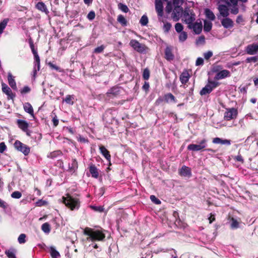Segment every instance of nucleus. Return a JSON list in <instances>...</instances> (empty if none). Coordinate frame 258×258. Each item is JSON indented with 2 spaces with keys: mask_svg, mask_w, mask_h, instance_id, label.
<instances>
[{
  "mask_svg": "<svg viewBox=\"0 0 258 258\" xmlns=\"http://www.w3.org/2000/svg\"><path fill=\"white\" fill-rule=\"evenodd\" d=\"M62 202L71 210H78L80 207L79 199L69 194H67L66 197H62Z\"/></svg>",
  "mask_w": 258,
  "mask_h": 258,
  "instance_id": "nucleus-1",
  "label": "nucleus"
},
{
  "mask_svg": "<svg viewBox=\"0 0 258 258\" xmlns=\"http://www.w3.org/2000/svg\"><path fill=\"white\" fill-rule=\"evenodd\" d=\"M84 234L89 236V238L92 241H101L103 240L105 235L100 230H93L90 228L87 227L84 230Z\"/></svg>",
  "mask_w": 258,
  "mask_h": 258,
  "instance_id": "nucleus-2",
  "label": "nucleus"
},
{
  "mask_svg": "<svg viewBox=\"0 0 258 258\" xmlns=\"http://www.w3.org/2000/svg\"><path fill=\"white\" fill-rule=\"evenodd\" d=\"M183 17L185 23L188 25L192 24L196 20V15L193 10L188 8L184 9Z\"/></svg>",
  "mask_w": 258,
  "mask_h": 258,
  "instance_id": "nucleus-3",
  "label": "nucleus"
},
{
  "mask_svg": "<svg viewBox=\"0 0 258 258\" xmlns=\"http://www.w3.org/2000/svg\"><path fill=\"white\" fill-rule=\"evenodd\" d=\"M208 141L206 139L202 140L198 144H191L188 145L187 148L189 151H200L204 150L207 146Z\"/></svg>",
  "mask_w": 258,
  "mask_h": 258,
  "instance_id": "nucleus-4",
  "label": "nucleus"
},
{
  "mask_svg": "<svg viewBox=\"0 0 258 258\" xmlns=\"http://www.w3.org/2000/svg\"><path fill=\"white\" fill-rule=\"evenodd\" d=\"M238 115V110L234 107L226 108L224 119L226 121L235 119Z\"/></svg>",
  "mask_w": 258,
  "mask_h": 258,
  "instance_id": "nucleus-5",
  "label": "nucleus"
},
{
  "mask_svg": "<svg viewBox=\"0 0 258 258\" xmlns=\"http://www.w3.org/2000/svg\"><path fill=\"white\" fill-rule=\"evenodd\" d=\"M130 45L134 48V49L140 53H145L147 48L146 45L144 44L140 43L136 39H132L130 42Z\"/></svg>",
  "mask_w": 258,
  "mask_h": 258,
  "instance_id": "nucleus-6",
  "label": "nucleus"
},
{
  "mask_svg": "<svg viewBox=\"0 0 258 258\" xmlns=\"http://www.w3.org/2000/svg\"><path fill=\"white\" fill-rule=\"evenodd\" d=\"M14 146L17 150L22 152L25 156H27L30 153V148L19 140H16L15 142Z\"/></svg>",
  "mask_w": 258,
  "mask_h": 258,
  "instance_id": "nucleus-7",
  "label": "nucleus"
},
{
  "mask_svg": "<svg viewBox=\"0 0 258 258\" xmlns=\"http://www.w3.org/2000/svg\"><path fill=\"white\" fill-rule=\"evenodd\" d=\"M155 9L157 13L158 20L161 22H164L163 6L161 0H155Z\"/></svg>",
  "mask_w": 258,
  "mask_h": 258,
  "instance_id": "nucleus-8",
  "label": "nucleus"
},
{
  "mask_svg": "<svg viewBox=\"0 0 258 258\" xmlns=\"http://www.w3.org/2000/svg\"><path fill=\"white\" fill-rule=\"evenodd\" d=\"M245 52L249 55H254L258 52V42L252 43L246 46Z\"/></svg>",
  "mask_w": 258,
  "mask_h": 258,
  "instance_id": "nucleus-9",
  "label": "nucleus"
},
{
  "mask_svg": "<svg viewBox=\"0 0 258 258\" xmlns=\"http://www.w3.org/2000/svg\"><path fill=\"white\" fill-rule=\"evenodd\" d=\"M188 28L192 29L195 34H199L202 32L203 26L201 21L200 22H196L188 25Z\"/></svg>",
  "mask_w": 258,
  "mask_h": 258,
  "instance_id": "nucleus-10",
  "label": "nucleus"
},
{
  "mask_svg": "<svg viewBox=\"0 0 258 258\" xmlns=\"http://www.w3.org/2000/svg\"><path fill=\"white\" fill-rule=\"evenodd\" d=\"M2 86L3 92L8 96L9 99H13L15 97V94L13 93L10 88L7 84L2 83Z\"/></svg>",
  "mask_w": 258,
  "mask_h": 258,
  "instance_id": "nucleus-11",
  "label": "nucleus"
},
{
  "mask_svg": "<svg viewBox=\"0 0 258 258\" xmlns=\"http://www.w3.org/2000/svg\"><path fill=\"white\" fill-rule=\"evenodd\" d=\"M230 72L227 70H222L219 73L217 74L214 77L216 80H219L225 79L230 76Z\"/></svg>",
  "mask_w": 258,
  "mask_h": 258,
  "instance_id": "nucleus-12",
  "label": "nucleus"
},
{
  "mask_svg": "<svg viewBox=\"0 0 258 258\" xmlns=\"http://www.w3.org/2000/svg\"><path fill=\"white\" fill-rule=\"evenodd\" d=\"M179 174L184 177H190L191 176V169L189 167L183 165L179 170Z\"/></svg>",
  "mask_w": 258,
  "mask_h": 258,
  "instance_id": "nucleus-13",
  "label": "nucleus"
},
{
  "mask_svg": "<svg viewBox=\"0 0 258 258\" xmlns=\"http://www.w3.org/2000/svg\"><path fill=\"white\" fill-rule=\"evenodd\" d=\"M120 88L116 86H114L109 89L107 92V96L109 97L116 96L120 93Z\"/></svg>",
  "mask_w": 258,
  "mask_h": 258,
  "instance_id": "nucleus-14",
  "label": "nucleus"
},
{
  "mask_svg": "<svg viewBox=\"0 0 258 258\" xmlns=\"http://www.w3.org/2000/svg\"><path fill=\"white\" fill-rule=\"evenodd\" d=\"M17 124L19 128H20L23 132H27L29 127V123L26 120L22 119H17Z\"/></svg>",
  "mask_w": 258,
  "mask_h": 258,
  "instance_id": "nucleus-15",
  "label": "nucleus"
},
{
  "mask_svg": "<svg viewBox=\"0 0 258 258\" xmlns=\"http://www.w3.org/2000/svg\"><path fill=\"white\" fill-rule=\"evenodd\" d=\"M213 143L214 144H220L222 145H230L231 144V141L227 139H223L218 137L215 138L213 139Z\"/></svg>",
  "mask_w": 258,
  "mask_h": 258,
  "instance_id": "nucleus-16",
  "label": "nucleus"
},
{
  "mask_svg": "<svg viewBox=\"0 0 258 258\" xmlns=\"http://www.w3.org/2000/svg\"><path fill=\"white\" fill-rule=\"evenodd\" d=\"M8 80L9 85L11 87L15 90H17L16 83L14 79V77L12 76L11 72H9L8 74Z\"/></svg>",
  "mask_w": 258,
  "mask_h": 258,
  "instance_id": "nucleus-17",
  "label": "nucleus"
},
{
  "mask_svg": "<svg viewBox=\"0 0 258 258\" xmlns=\"http://www.w3.org/2000/svg\"><path fill=\"white\" fill-rule=\"evenodd\" d=\"M218 10L221 16L223 17H227L229 15V9L225 5H220Z\"/></svg>",
  "mask_w": 258,
  "mask_h": 258,
  "instance_id": "nucleus-18",
  "label": "nucleus"
},
{
  "mask_svg": "<svg viewBox=\"0 0 258 258\" xmlns=\"http://www.w3.org/2000/svg\"><path fill=\"white\" fill-rule=\"evenodd\" d=\"M23 108L26 112L29 113L32 117H34L33 108L30 103H25L23 104Z\"/></svg>",
  "mask_w": 258,
  "mask_h": 258,
  "instance_id": "nucleus-19",
  "label": "nucleus"
},
{
  "mask_svg": "<svg viewBox=\"0 0 258 258\" xmlns=\"http://www.w3.org/2000/svg\"><path fill=\"white\" fill-rule=\"evenodd\" d=\"M40 69V60L39 56H36L34 57V66L33 68V76H35L37 72L39 71Z\"/></svg>",
  "mask_w": 258,
  "mask_h": 258,
  "instance_id": "nucleus-20",
  "label": "nucleus"
},
{
  "mask_svg": "<svg viewBox=\"0 0 258 258\" xmlns=\"http://www.w3.org/2000/svg\"><path fill=\"white\" fill-rule=\"evenodd\" d=\"M89 171L92 177L97 178L99 176L98 170L94 164H91L90 165Z\"/></svg>",
  "mask_w": 258,
  "mask_h": 258,
  "instance_id": "nucleus-21",
  "label": "nucleus"
},
{
  "mask_svg": "<svg viewBox=\"0 0 258 258\" xmlns=\"http://www.w3.org/2000/svg\"><path fill=\"white\" fill-rule=\"evenodd\" d=\"M36 8L42 12L44 13L46 15H48L49 13L46 6L42 2H38L36 5Z\"/></svg>",
  "mask_w": 258,
  "mask_h": 258,
  "instance_id": "nucleus-22",
  "label": "nucleus"
},
{
  "mask_svg": "<svg viewBox=\"0 0 258 258\" xmlns=\"http://www.w3.org/2000/svg\"><path fill=\"white\" fill-rule=\"evenodd\" d=\"M165 58L168 61H171L174 59V56L173 54L172 53V49H171V47L167 46L165 48Z\"/></svg>",
  "mask_w": 258,
  "mask_h": 258,
  "instance_id": "nucleus-23",
  "label": "nucleus"
},
{
  "mask_svg": "<svg viewBox=\"0 0 258 258\" xmlns=\"http://www.w3.org/2000/svg\"><path fill=\"white\" fill-rule=\"evenodd\" d=\"M225 19H223L221 21V24L222 26L225 28H231L233 26V22L232 20L228 18L225 17Z\"/></svg>",
  "mask_w": 258,
  "mask_h": 258,
  "instance_id": "nucleus-24",
  "label": "nucleus"
},
{
  "mask_svg": "<svg viewBox=\"0 0 258 258\" xmlns=\"http://www.w3.org/2000/svg\"><path fill=\"white\" fill-rule=\"evenodd\" d=\"M99 150L101 153L106 159V160L108 161H110L111 156L109 154V152L106 149V148L103 146H100Z\"/></svg>",
  "mask_w": 258,
  "mask_h": 258,
  "instance_id": "nucleus-25",
  "label": "nucleus"
},
{
  "mask_svg": "<svg viewBox=\"0 0 258 258\" xmlns=\"http://www.w3.org/2000/svg\"><path fill=\"white\" fill-rule=\"evenodd\" d=\"M164 101L166 103L169 102H177V100L176 99L174 96L171 93H168L164 95Z\"/></svg>",
  "mask_w": 258,
  "mask_h": 258,
  "instance_id": "nucleus-26",
  "label": "nucleus"
},
{
  "mask_svg": "<svg viewBox=\"0 0 258 258\" xmlns=\"http://www.w3.org/2000/svg\"><path fill=\"white\" fill-rule=\"evenodd\" d=\"M189 75L187 71L183 72L180 76V81L182 84H185L189 80Z\"/></svg>",
  "mask_w": 258,
  "mask_h": 258,
  "instance_id": "nucleus-27",
  "label": "nucleus"
},
{
  "mask_svg": "<svg viewBox=\"0 0 258 258\" xmlns=\"http://www.w3.org/2000/svg\"><path fill=\"white\" fill-rule=\"evenodd\" d=\"M17 250L14 248H11L5 251V253L8 258H16V254Z\"/></svg>",
  "mask_w": 258,
  "mask_h": 258,
  "instance_id": "nucleus-28",
  "label": "nucleus"
},
{
  "mask_svg": "<svg viewBox=\"0 0 258 258\" xmlns=\"http://www.w3.org/2000/svg\"><path fill=\"white\" fill-rule=\"evenodd\" d=\"M69 167L70 171L73 173H74L77 171L78 168V162L75 159L72 160L71 164H69Z\"/></svg>",
  "mask_w": 258,
  "mask_h": 258,
  "instance_id": "nucleus-29",
  "label": "nucleus"
},
{
  "mask_svg": "<svg viewBox=\"0 0 258 258\" xmlns=\"http://www.w3.org/2000/svg\"><path fill=\"white\" fill-rule=\"evenodd\" d=\"M62 152L60 150H56L49 153L47 155V157L50 159H54L62 155Z\"/></svg>",
  "mask_w": 258,
  "mask_h": 258,
  "instance_id": "nucleus-30",
  "label": "nucleus"
},
{
  "mask_svg": "<svg viewBox=\"0 0 258 258\" xmlns=\"http://www.w3.org/2000/svg\"><path fill=\"white\" fill-rule=\"evenodd\" d=\"M9 20V18H5L0 22V34H2L3 33V31L6 28Z\"/></svg>",
  "mask_w": 258,
  "mask_h": 258,
  "instance_id": "nucleus-31",
  "label": "nucleus"
},
{
  "mask_svg": "<svg viewBox=\"0 0 258 258\" xmlns=\"http://www.w3.org/2000/svg\"><path fill=\"white\" fill-rule=\"evenodd\" d=\"M9 20V18H5L0 22V34H2L3 33V31L6 28Z\"/></svg>",
  "mask_w": 258,
  "mask_h": 258,
  "instance_id": "nucleus-32",
  "label": "nucleus"
},
{
  "mask_svg": "<svg viewBox=\"0 0 258 258\" xmlns=\"http://www.w3.org/2000/svg\"><path fill=\"white\" fill-rule=\"evenodd\" d=\"M212 91V88L207 84L200 91V94L201 95H205L210 94Z\"/></svg>",
  "mask_w": 258,
  "mask_h": 258,
  "instance_id": "nucleus-33",
  "label": "nucleus"
},
{
  "mask_svg": "<svg viewBox=\"0 0 258 258\" xmlns=\"http://www.w3.org/2000/svg\"><path fill=\"white\" fill-rule=\"evenodd\" d=\"M174 9L173 13V17L175 18V17L179 16L180 14L183 11V9L180 6H174Z\"/></svg>",
  "mask_w": 258,
  "mask_h": 258,
  "instance_id": "nucleus-34",
  "label": "nucleus"
},
{
  "mask_svg": "<svg viewBox=\"0 0 258 258\" xmlns=\"http://www.w3.org/2000/svg\"><path fill=\"white\" fill-rule=\"evenodd\" d=\"M205 15L206 17L211 21H213L215 19V16L212 11L209 9L205 10Z\"/></svg>",
  "mask_w": 258,
  "mask_h": 258,
  "instance_id": "nucleus-35",
  "label": "nucleus"
},
{
  "mask_svg": "<svg viewBox=\"0 0 258 258\" xmlns=\"http://www.w3.org/2000/svg\"><path fill=\"white\" fill-rule=\"evenodd\" d=\"M223 70V67L221 65L215 64L212 66L211 68V72L214 73L218 74L220 71Z\"/></svg>",
  "mask_w": 258,
  "mask_h": 258,
  "instance_id": "nucleus-36",
  "label": "nucleus"
},
{
  "mask_svg": "<svg viewBox=\"0 0 258 258\" xmlns=\"http://www.w3.org/2000/svg\"><path fill=\"white\" fill-rule=\"evenodd\" d=\"M74 96L73 95H68L66 98L63 99V102H65L67 104L73 105L74 104Z\"/></svg>",
  "mask_w": 258,
  "mask_h": 258,
  "instance_id": "nucleus-37",
  "label": "nucleus"
},
{
  "mask_svg": "<svg viewBox=\"0 0 258 258\" xmlns=\"http://www.w3.org/2000/svg\"><path fill=\"white\" fill-rule=\"evenodd\" d=\"M212 27V24L210 21H204V30L205 32H209Z\"/></svg>",
  "mask_w": 258,
  "mask_h": 258,
  "instance_id": "nucleus-38",
  "label": "nucleus"
},
{
  "mask_svg": "<svg viewBox=\"0 0 258 258\" xmlns=\"http://www.w3.org/2000/svg\"><path fill=\"white\" fill-rule=\"evenodd\" d=\"M117 21L123 26L127 25V22L125 18L122 15H119L117 17Z\"/></svg>",
  "mask_w": 258,
  "mask_h": 258,
  "instance_id": "nucleus-39",
  "label": "nucleus"
},
{
  "mask_svg": "<svg viewBox=\"0 0 258 258\" xmlns=\"http://www.w3.org/2000/svg\"><path fill=\"white\" fill-rule=\"evenodd\" d=\"M50 254L52 258H57L60 256L59 253L55 249L54 247L51 246L50 248Z\"/></svg>",
  "mask_w": 258,
  "mask_h": 258,
  "instance_id": "nucleus-40",
  "label": "nucleus"
},
{
  "mask_svg": "<svg viewBox=\"0 0 258 258\" xmlns=\"http://www.w3.org/2000/svg\"><path fill=\"white\" fill-rule=\"evenodd\" d=\"M230 227L232 229H235L239 227V223L233 218L231 220Z\"/></svg>",
  "mask_w": 258,
  "mask_h": 258,
  "instance_id": "nucleus-41",
  "label": "nucleus"
},
{
  "mask_svg": "<svg viewBox=\"0 0 258 258\" xmlns=\"http://www.w3.org/2000/svg\"><path fill=\"white\" fill-rule=\"evenodd\" d=\"M42 230L45 233H49L50 231V225L48 223H45L41 226Z\"/></svg>",
  "mask_w": 258,
  "mask_h": 258,
  "instance_id": "nucleus-42",
  "label": "nucleus"
},
{
  "mask_svg": "<svg viewBox=\"0 0 258 258\" xmlns=\"http://www.w3.org/2000/svg\"><path fill=\"white\" fill-rule=\"evenodd\" d=\"M118 8L124 13H127L129 11V9L127 6L121 3L118 4Z\"/></svg>",
  "mask_w": 258,
  "mask_h": 258,
  "instance_id": "nucleus-43",
  "label": "nucleus"
},
{
  "mask_svg": "<svg viewBox=\"0 0 258 258\" xmlns=\"http://www.w3.org/2000/svg\"><path fill=\"white\" fill-rule=\"evenodd\" d=\"M140 23L142 26H146L148 23V17L145 15L142 16L140 20Z\"/></svg>",
  "mask_w": 258,
  "mask_h": 258,
  "instance_id": "nucleus-44",
  "label": "nucleus"
},
{
  "mask_svg": "<svg viewBox=\"0 0 258 258\" xmlns=\"http://www.w3.org/2000/svg\"><path fill=\"white\" fill-rule=\"evenodd\" d=\"M187 38V33L184 31L181 32H180V34H179V41L180 42H183L186 40Z\"/></svg>",
  "mask_w": 258,
  "mask_h": 258,
  "instance_id": "nucleus-45",
  "label": "nucleus"
},
{
  "mask_svg": "<svg viewBox=\"0 0 258 258\" xmlns=\"http://www.w3.org/2000/svg\"><path fill=\"white\" fill-rule=\"evenodd\" d=\"M163 29L165 32H168L171 27V24L170 23L166 22L164 19Z\"/></svg>",
  "mask_w": 258,
  "mask_h": 258,
  "instance_id": "nucleus-46",
  "label": "nucleus"
},
{
  "mask_svg": "<svg viewBox=\"0 0 258 258\" xmlns=\"http://www.w3.org/2000/svg\"><path fill=\"white\" fill-rule=\"evenodd\" d=\"M167 5L165 7V11L167 14H169L171 12L173 7H172V4L171 2L169 1H166Z\"/></svg>",
  "mask_w": 258,
  "mask_h": 258,
  "instance_id": "nucleus-47",
  "label": "nucleus"
},
{
  "mask_svg": "<svg viewBox=\"0 0 258 258\" xmlns=\"http://www.w3.org/2000/svg\"><path fill=\"white\" fill-rule=\"evenodd\" d=\"M150 77V71L148 68L144 70L143 73V78L145 80H148Z\"/></svg>",
  "mask_w": 258,
  "mask_h": 258,
  "instance_id": "nucleus-48",
  "label": "nucleus"
},
{
  "mask_svg": "<svg viewBox=\"0 0 258 258\" xmlns=\"http://www.w3.org/2000/svg\"><path fill=\"white\" fill-rule=\"evenodd\" d=\"M105 46L103 45H101L100 46H98L96 48H95L93 50L94 53H100L103 51L104 49H105Z\"/></svg>",
  "mask_w": 258,
  "mask_h": 258,
  "instance_id": "nucleus-49",
  "label": "nucleus"
},
{
  "mask_svg": "<svg viewBox=\"0 0 258 258\" xmlns=\"http://www.w3.org/2000/svg\"><path fill=\"white\" fill-rule=\"evenodd\" d=\"M90 208L94 211L100 213L103 212L104 210V208L102 206H90Z\"/></svg>",
  "mask_w": 258,
  "mask_h": 258,
  "instance_id": "nucleus-50",
  "label": "nucleus"
},
{
  "mask_svg": "<svg viewBox=\"0 0 258 258\" xmlns=\"http://www.w3.org/2000/svg\"><path fill=\"white\" fill-rule=\"evenodd\" d=\"M257 61H258V57L257 56L249 57H247L245 59V62L247 63H249L251 62H256Z\"/></svg>",
  "mask_w": 258,
  "mask_h": 258,
  "instance_id": "nucleus-51",
  "label": "nucleus"
},
{
  "mask_svg": "<svg viewBox=\"0 0 258 258\" xmlns=\"http://www.w3.org/2000/svg\"><path fill=\"white\" fill-rule=\"evenodd\" d=\"M175 29L177 33H180L181 32H183L182 30L183 29V27L181 23H177L175 25Z\"/></svg>",
  "mask_w": 258,
  "mask_h": 258,
  "instance_id": "nucleus-52",
  "label": "nucleus"
},
{
  "mask_svg": "<svg viewBox=\"0 0 258 258\" xmlns=\"http://www.w3.org/2000/svg\"><path fill=\"white\" fill-rule=\"evenodd\" d=\"M26 235L25 234H21L18 238V241L20 244L24 243L26 242Z\"/></svg>",
  "mask_w": 258,
  "mask_h": 258,
  "instance_id": "nucleus-53",
  "label": "nucleus"
},
{
  "mask_svg": "<svg viewBox=\"0 0 258 258\" xmlns=\"http://www.w3.org/2000/svg\"><path fill=\"white\" fill-rule=\"evenodd\" d=\"M208 85L211 87L212 90H213L219 85V83L214 81H209Z\"/></svg>",
  "mask_w": 258,
  "mask_h": 258,
  "instance_id": "nucleus-54",
  "label": "nucleus"
},
{
  "mask_svg": "<svg viewBox=\"0 0 258 258\" xmlns=\"http://www.w3.org/2000/svg\"><path fill=\"white\" fill-rule=\"evenodd\" d=\"M22 197V194L19 191H15L11 194V197L14 199H19Z\"/></svg>",
  "mask_w": 258,
  "mask_h": 258,
  "instance_id": "nucleus-55",
  "label": "nucleus"
},
{
  "mask_svg": "<svg viewBox=\"0 0 258 258\" xmlns=\"http://www.w3.org/2000/svg\"><path fill=\"white\" fill-rule=\"evenodd\" d=\"M150 198L151 201L153 203H154L157 205H159V204H161V201H160V200L158 199V198H157L155 196L151 195L150 196Z\"/></svg>",
  "mask_w": 258,
  "mask_h": 258,
  "instance_id": "nucleus-56",
  "label": "nucleus"
},
{
  "mask_svg": "<svg viewBox=\"0 0 258 258\" xmlns=\"http://www.w3.org/2000/svg\"><path fill=\"white\" fill-rule=\"evenodd\" d=\"M30 47L31 48V49L34 55V57H35L36 56H39L37 52V50L35 49L33 43L32 42H30Z\"/></svg>",
  "mask_w": 258,
  "mask_h": 258,
  "instance_id": "nucleus-57",
  "label": "nucleus"
},
{
  "mask_svg": "<svg viewBox=\"0 0 258 258\" xmlns=\"http://www.w3.org/2000/svg\"><path fill=\"white\" fill-rule=\"evenodd\" d=\"M95 17V13L93 11H90L87 15V18L88 20L92 21Z\"/></svg>",
  "mask_w": 258,
  "mask_h": 258,
  "instance_id": "nucleus-58",
  "label": "nucleus"
},
{
  "mask_svg": "<svg viewBox=\"0 0 258 258\" xmlns=\"http://www.w3.org/2000/svg\"><path fill=\"white\" fill-rule=\"evenodd\" d=\"M30 90H31V89H30V87L26 86H24L20 90V92L23 95V94H25L29 93L30 91Z\"/></svg>",
  "mask_w": 258,
  "mask_h": 258,
  "instance_id": "nucleus-59",
  "label": "nucleus"
},
{
  "mask_svg": "<svg viewBox=\"0 0 258 258\" xmlns=\"http://www.w3.org/2000/svg\"><path fill=\"white\" fill-rule=\"evenodd\" d=\"M48 65L53 70H55L59 72H61L62 71L59 67L56 66L55 64H54L53 63H52L51 62L48 63Z\"/></svg>",
  "mask_w": 258,
  "mask_h": 258,
  "instance_id": "nucleus-60",
  "label": "nucleus"
},
{
  "mask_svg": "<svg viewBox=\"0 0 258 258\" xmlns=\"http://www.w3.org/2000/svg\"><path fill=\"white\" fill-rule=\"evenodd\" d=\"M212 55H213V52L211 51H208L204 53V58L207 60L209 59L212 56Z\"/></svg>",
  "mask_w": 258,
  "mask_h": 258,
  "instance_id": "nucleus-61",
  "label": "nucleus"
},
{
  "mask_svg": "<svg viewBox=\"0 0 258 258\" xmlns=\"http://www.w3.org/2000/svg\"><path fill=\"white\" fill-rule=\"evenodd\" d=\"M47 204V202L45 201H43L42 200H39L37 202H36V206L38 207H41L42 206H44Z\"/></svg>",
  "mask_w": 258,
  "mask_h": 258,
  "instance_id": "nucleus-62",
  "label": "nucleus"
},
{
  "mask_svg": "<svg viewBox=\"0 0 258 258\" xmlns=\"http://www.w3.org/2000/svg\"><path fill=\"white\" fill-rule=\"evenodd\" d=\"M239 10L237 6H233L232 8L231 9V13L232 14L236 15L238 13Z\"/></svg>",
  "mask_w": 258,
  "mask_h": 258,
  "instance_id": "nucleus-63",
  "label": "nucleus"
},
{
  "mask_svg": "<svg viewBox=\"0 0 258 258\" xmlns=\"http://www.w3.org/2000/svg\"><path fill=\"white\" fill-rule=\"evenodd\" d=\"M7 149V146L4 142L0 143V153H3Z\"/></svg>",
  "mask_w": 258,
  "mask_h": 258,
  "instance_id": "nucleus-64",
  "label": "nucleus"
}]
</instances>
